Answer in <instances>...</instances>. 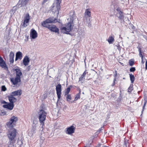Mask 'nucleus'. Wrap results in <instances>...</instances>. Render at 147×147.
<instances>
[{
    "instance_id": "nucleus-50",
    "label": "nucleus",
    "mask_w": 147,
    "mask_h": 147,
    "mask_svg": "<svg viewBox=\"0 0 147 147\" xmlns=\"http://www.w3.org/2000/svg\"><path fill=\"white\" fill-rule=\"evenodd\" d=\"M119 58H120V57H123L122 56H121V55L119 56Z\"/></svg>"
},
{
    "instance_id": "nucleus-53",
    "label": "nucleus",
    "mask_w": 147,
    "mask_h": 147,
    "mask_svg": "<svg viewBox=\"0 0 147 147\" xmlns=\"http://www.w3.org/2000/svg\"><path fill=\"white\" fill-rule=\"evenodd\" d=\"M125 144L126 146V143L125 142Z\"/></svg>"
},
{
    "instance_id": "nucleus-8",
    "label": "nucleus",
    "mask_w": 147,
    "mask_h": 147,
    "mask_svg": "<svg viewBox=\"0 0 147 147\" xmlns=\"http://www.w3.org/2000/svg\"><path fill=\"white\" fill-rule=\"evenodd\" d=\"M75 127L71 125L67 128L66 133L68 134H71L74 133Z\"/></svg>"
},
{
    "instance_id": "nucleus-23",
    "label": "nucleus",
    "mask_w": 147,
    "mask_h": 147,
    "mask_svg": "<svg viewBox=\"0 0 147 147\" xmlns=\"http://www.w3.org/2000/svg\"><path fill=\"white\" fill-rule=\"evenodd\" d=\"M88 73V72L86 70L84 72L83 74L82 75L81 77L79 78V81H82L84 80L85 79V77L86 76V74Z\"/></svg>"
},
{
    "instance_id": "nucleus-15",
    "label": "nucleus",
    "mask_w": 147,
    "mask_h": 147,
    "mask_svg": "<svg viewBox=\"0 0 147 147\" xmlns=\"http://www.w3.org/2000/svg\"><path fill=\"white\" fill-rule=\"evenodd\" d=\"M18 120V119L17 117L13 116L10 119L9 121L16 125V123Z\"/></svg>"
},
{
    "instance_id": "nucleus-36",
    "label": "nucleus",
    "mask_w": 147,
    "mask_h": 147,
    "mask_svg": "<svg viewBox=\"0 0 147 147\" xmlns=\"http://www.w3.org/2000/svg\"><path fill=\"white\" fill-rule=\"evenodd\" d=\"M6 90V88L5 86H3L1 87V90L2 91H5Z\"/></svg>"
},
{
    "instance_id": "nucleus-29",
    "label": "nucleus",
    "mask_w": 147,
    "mask_h": 147,
    "mask_svg": "<svg viewBox=\"0 0 147 147\" xmlns=\"http://www.w3.org/2000/svg\"><path fill=\"white\" fill-rule=\"evenodd\" d=\"M138 51L139 52V55H142L143 54V51H142V47L141 46H139V45L138 47Z\"/></svg>"
},
{
    "instance_id": "nucleus-32",
    "label": "nucleus",
    "mask_w": 147,
    "mask_h": 147,
    "mask_svg": "<svg viewBox=\"0 0 147 147\" xmlns=\"http://www.w3.org/2000/svg\"><path fill=\"white\" fill-rule=\"evenodd\" d=\"M10 59V62L11 63H13L14 62L13 58L14 56H11Z\"/></svg>"
},
{
    "instance_id": "nucleus-9",
    "label": "nucleus",
    "mask_w": 147,
    "mask_h": 147,
    "mask_svg": "<svg viewBox=\"0 0 147 147\" xmlns=\"http://www.w3.org/2000/svg\"><path fill=\"white\" fill-rule=\"evenodd\" d=\"M21 78L16 76V77L14 78H12L11 79V81L13 85H16L18 82L21 81Z\"/></svg>"
},
{
    "instance_id": "nucleus-3",
    "label": "nucleus",
    "mask_w": 147,
    "mask_h": 147,
    "mask_svg": "<svg viewBox=\"0 0 147 147\" xmlns=\"http://www.w3.org/2000/svg\"><path fill=\"white\" fill-rule=\"evenodd\" d=\"M59 20L57 19L56 18L53 17L47 19L45 21H43L41 23L42 25L44 27H46L49 29L51 26L49 23H55L56 22H59Z\"/></svg>"
},
{
    "instance_id": "nucleus-37",
    "label": "nucleus",
    "mask_w": 147,
    "mask_h": 147,
    "mask_svg": "<svg viewBox=\"0 0 147 147\" xmlns=\"http://www.w3.org/2000/svg\"><path fill=\"white\" fill-rule=\"evenodd\" d=\"M146 101H145V102H144V105L143 106V109H142V114L141 115H142V114L143 113V112L144 110V108H145V106L146 105Z\"/></svg>"
},
{
    "instance_id": "nucleus-14",
    "label": "nucleus",
    "mask_w": 147,
    "mask_h": 147,
    "mask_svg": "<svg viewBox=\"0 0 147 147\" xmlns=\"http://www.w3.org/2000/svg\"><path fill=\"white\" fill-rule=\"evenodd\" d=\"M30 20V17L28 14H26L25 17V19L24 20L23 24V26L24 27H26L27 26L28 24H26L28 23L29 22Z\"/></svg>"
},
{
    "instance_id": "nucleus-43",
    "label": "nucleus",
    "mask_w": 147,
    "mask_h": 147,
    "mask_svg": "<svg viewBox=\"0 0 147 147\" xmlns=\"http://www.w3.org/2000/svg\"><path fill=\"white\" fill-rule=\"evenodd\" d=\"M9 55H14V53L12 51H11L10 53V54Z\"/></svg>"
},
{
    "instance_id": "nucleus-34",
    "label": "nucleus",
    "mask_w": 147,
    "mask_h": 147,
    "mask_svg": "<svg viewBox=\"0 0 147 147\" xmlns=\"http://www.w3.org/2000/svg\"><path fill=\"white\" fill-rule=\"evenodd\" d=\"M133 90L132 86H130L128 88V92H131Z\"/></svg>"
},
{
    "instance_id": "nucleus-12",
    "label": "nucleus",
    "mask_w": 147,
    "mask_h": 147,
    "mask_svg": "<svg viewBox=\"0 0 147 147\" xmlns=\"http://www.w3.org/2000/svg\"><path fill=\"white\" fill-rule=\"evenodd\" d=\"M8 97L10 103L12 104H14V103L17 101V99L15 98L11 94L8 96Z\"/></svg>"
},
{
    "instance_id": "nucleus-54",
    "label": "nucleus",
    "mask_w": 147,
    "mask_h": 147,
    "mask_svg": "<svg viewBox=\"0 0 147 147\" xmlns=\"http://www.w3.org/2000/svg\"><path fill=\"white\" fill-rule=\"evenodd\" d=\"M72 56H70V57H71Z\"/></svg>"
},
{
    "instance_id": "nucleus-47",
    "label": "nucleus",
    "mask_w": 147,
    "mask_h": 147,
    "mask_svg": "<svg viewBox=\"0 0 147 147\" xmlns=\"http://www.w3.org/2000/svg\"><path fill=\"white\" fill-rule=\"evenodd\" d=\"M115 85V82H113V84L112 85V86H114Z\"/></svg>"
},
{
    "instance_id": "nucleus-16",
    "label": "nucleus",
    "mask_w": 147,
    "mask_h": 147,
    "mask_svg": "<svg viewBox=\"0 0 147 147\" xmlns=\"http://www.w3.org/2000/svg\"><path fill=\"white\" fill-rule=\"evenodd\" d=\"M22 92L21 90H19L11 92L10 94L13 96H20L22 94Z\"/></svg>"
},
{
    "instance_id": "nucleus-24",
    "label": "nucleus",
    "mask_w": 147,
    "mask_h": 147,
    "mask_svg": "<svg viewBox=\"0 0 147 147\" xmlns=\"http://www.w3.org/2000/svg\"><path fill=\"white\" fill-rule=\"evenodd\" d=\"M114 41V38L112 36H109L108 40V41L110 44L112 43Z\"/></svg>"
},
{
    "instance_id": "nucleus-13",
    "label": "nucleus",
    "mask_w": 147,
    "mask_h": 147,
    "mask_svg": "<svg viewBox=\"0 0 147 147\" xmlns=\"http://www.w3.org/2000/svg\"><path fill=\"white\" fill-rule=\"evenodd\" d=\"M3 107L4 108L11 110L13 109L14 107V105L9 102L7 104L3 105Z\"/></svg>"
},
{
    "instance_id": "nucleus-39",
    "label": "nucleus",
    "mask_w": 147,
    "mask_h": 147,
    "mask_svg": "<svg viewBox=\"0 0 147 147\" xmlns=\"http://www.w3.org/2000/svg\"><path fill=\"white\" fill-rule=\"evenodd\" d=\"M16 55H22V53L21 52L18 51L16 53Z\"/></svg>"
},
{
    "instance_id": "nucleus-49",
    "label": "nucleus",
    "mask_w": 147,
    "mask_h": 147,
    "mask_svg": "<svg viewBox=\"0 0 147 147\" xmlns=\"http://www.w3.org/2000/svg\"><path fill=\"white\" fill-rule=\"evenodd\" d=\"M119 63L121 65H122L123 66L124 65H123V63H121V62H119Z\"/></svg>"
},
{
    "instance_id": "nucleus-19",
    "label": "nucleus",
    "mask_w": 147,
    "mask_h": 147,
    "mask_svg": "<svg viewBox=\"0 0 147 147\" xmlns=\"http://www.w3.org/2000/svg\"><path fill=\"white\" fill-rule=\"evenodd\" d=\"M14 70L16 72V76L20 77V76L22 75V73L20 68L18 67L14 69Z\"/></svg>"
},
{
    "instance_id": "nucleus-51",
    "label": "nucleus",
    "mask_w": 147,
    "mask_h": 147,
    "mask_svg": "<svg viewBox=\"0 0 147 147\" xmlns=\"http://www.w3.org/2000/svg\"><path fill=\"white\" fill-rule=\"evenodd\" d=\"M73 59H74V57H73V59L72 60V62L74 61V60Z\"/></svg>"
},
{
    "instance_id": "nucleus-18",
    "label": "nucleus",
    "mask_w": 147,
    "mask_h": 147,
    "mask_svg": "<svg viewBox=\"0 0 147 147\" xmlns=\"http://www.w3.org/2000/svg\"><path fill=\"white\" fill-rule=\"evenodd\" d=\"M6 125L7 128H9L10 129H13V127L15 126L16 125L9 121L6 123Z\"/></svg>"
},
{
    "instance_id": "nucleus-22",
    "label": "nucleus",
    "mask_w": 147,
    "mask_h": 147,
    "mask_svg": "<svg viewBox=\"0 0 147 147\" xmlns=\"http://www.w3.org/2000/svg\"><path fill=\"white\" fill-rule=\"evenodd\" d=\"M37 123V122L36 121H33V123L32 124V131H33L34 132H35L36 130V125Z\"/></svg>"
},
{
    "instance_id": "nucleus-1",
    "label": "nucleus",
    "mask_w": 147,
    "mask_h": 147,
    "mask_svg": "<svg viewBox=\"0 0 147 147\" xmlns=\"http://www.w3.org/2000/svg\"><path fill=\"white\" fill-rule=\"evenodd\" d=\"M75 18V16L74 13L70 16V21L67 24H66L65 26L61 27V30L62 33L67 34H70L69 33L73 28V26L72 25L74 20Z\"/></svg>"
},
{
    "instance_id": "nucleus-35",
    "label": "nucleus",
    "mask_w": 147,
    "mask_h": 147,
    "mask_svg": "<svg viewBox=\"0 0 147 147\" xmlns=\"http://www.w3.org/2000/svg\"><path fill=\"white\" fill-rule=\"evenodd\" d=\"M136 70V69L135 67H132L130 68L129 71L130 72H134Z\"/></svg>"
},
{
    "instance_id": "nucleus-45",
    "label": "nucleus",
    "mask_w": 147,
    "mask_h": 147,
    "mask_svg": "<svg viewBox=\"0 0 147 147\" xmlns=\"http://www.w3.org/2000/svg\"><path fill=\"white\" fill-rule=\"evenodd\" d=\"M145 69L147 70V60L146 61V62Z\"/></svg>"
},
{
    "instance_id": "nucleus-31",
    "label": "nucleus",
    "mask_w": 147,
    "mask_h": 147,
    "mask_svg": "<svg viewBox=\"0 0 147 147\" xmlns=\"http://www.w3.org/2000/svg\"><path fill=\"white\" fill-rule=\"evenodd\" d=\"M28 1L27 0H22L21 2L22 5H24L27 3Z\"/></svg>"
},
{
    "instance_id": "nucleus-17",
    "label": "nucleus",
    "mask_w": 147,
    "mask_h": 147,
    "mask_svg": "<svg viewBox=\"0 0 147 147\" xmlns=\"http://www.w3.org/2000/svg\"><path fill=\"white\" fill-rule=\"evenodd\" d=\"M62 0H55V6L57 8L56 11H59L60 8V5Z\"/></svg>"
},
{
    "instance_id": "nucleus-7",
    "label": "nucleus",
    "mask_w": 147,
    "mask_h": 147,
    "mask_svg": "<svg viewBox=\"0 0 147 147\" xmlns=\"http://www.w3.org/2000/svg\"><path fill=\"white\" fill-rule=\"evenodd\" d=\"M117 12V17L121 20L123 19L124 16L123 12L120 10V9L118 8L116 9Z\"/></svg>"
},
{
    "instance_id": "nucleus-2",
    "label": "nucleus",
    "mask_w": 147,
    "mask_h": 147,
    "mask_svg": "<svg viewBox=\"0 0 147 147\" xmlns=\"http://www.w3.org/2000/svg\"><path fill=\"white\" fill-rule=\"evenodd\" d=\"M38 114V117L41 126L40 130L42 131L45 127V121L46 120L47 113L45 109H42L39 110Z\"/></svg>"
},
{
    "instance_id": "nucleus-21",
    "label": "nucleus",
    "mask_w": 147,
    "mask_h": 147,
    "mask_svg": "<svg viewBox=\"0 0 147 147\" xmlns=\"http://www.w3.org/2000/svg\"><path fill=\"white\" fill-rule=\"evenodd\" d=\"M16 140H9L8 144V147H14V144L15 143Z\"/></svg>"
},
{
    "instance_id": "nucleus-44",
    "label": "nucleus",
    "mask_w": 147,
    "mask_h": 147,
    "mask_svg": "<svg viewBox=\"0 0 147 147\" xmlns=\"http://www.w3.org/2000/svg\"><path fill=\"white\" fill-rule=\"evenodd\" d=\"M143 37L147 41V36H146L145 35H143Z\"/></svg>"
},
{
    "instance_id": "nucleus-6",
    "label": "nucleus",
    "mask_w": 147,
    "mask_h": 147,
    "mask_svg": "<svg viewBox=\"0 0 147 147\" xmlns=\"http://www.w3.org/2000/svg\"><path fill=\"white\" fill-rule=\"evenodd\" d=\"M85 17L86 19V22L89 26L90 24V19L91 18V12L88 9H86L84 13Z\"/></svg>"
},
{
    "instance_id": "nucleus-10",
    "label": "nucleus",
    "mask_w": 147,
    "mask_h": 147,
    "mask_svg": "<svg viewBox=\"0 0 147 147\" xmlns=\"http://www.w3.org/2000/svg\"><path fill=\"white\" fill-rule=\"evenodd\" d=\"M49 29L52 32H55V33H59V29L56 26L51 25L49 27Z\"/></svg>"
},
{
    "instance_id": "nucleus-41",
    "label": "nucleus",
    "mask_w": 147,
    "mask_h": 147,
    "mask_svg": "<svg viewBox=\"0 0 147 147\" xmlns=\"http://www.w3.org/2000/svg\"><path fill=\"white\" fill-rule=\"evenodd\" d=\"M20 56H16L15 60L17 61L18 59V58L20 57Z\"/></svg>"
},
{
    "instance_id": "nucleus-26",
    "label": "nucleus",
    "mask_w": 147,
    "mask_h": 147,
    "mask_svg": "<svg viewBox=\"0 0 147 147\" xmlns=\"http://www.w3.org/2000/svg\"><path fill=\"white\" fill-rule=\"evenodd\" d=\"M79 34L80 37H83L85 34L84 31V30H80L79 31Z\"/></svg>"
},
{
    "instance_id": "nucleus-42",
    "label": "nucleus",
    "mask_w": 147,
    "mask_h": 147,
    "mask_svg": "<svg viewBox=\"0 0 147 147\" xmlns=\"http://www.w3.org/2000/svg\"><path fill=\"white\" fill-rule=\"evenodd\" d=\"M141 56L142 57V62L143 64L144 63V61L143 60V56Z\"/></svg>"
},
{
    "instance_id": "nucleus-52",
    "label": "nucleus",
    "mask_w": 147,
    "mask_h": 147,
    "mask_svg": "<svg viewBox=\"0 0 147 147\" xmlns=\"http://www.w3.org/2000/svg\"><path fill=\"white\" fill-rule=\"evenodd\" d=\"M115 72L116 73V75L115 76H116L117 75V71H115Z\"/></svg>"
},
{
    "instance_id": "nucleus-20",
    "label": "nucleus",
    "mask_w": 147,
    "mask_h": 147,
    "mask_svg": "<svg viewBox=\"0 0 147 147\" xmlns=\"http://www.w3.org/2000/svg\"><path fill=\"white\" fill-rule=\"evenodd\" d=\"M29 62L30 60L29 58L27 56H26L23 60V63L24 64L25 66L27 65H28Z\"/></svg>"
},
{
    "instance_id": "nucleus-11",
    "label": "nucleus",
    "mask_w": 147,
    "mask_h": 147,
    "mask_svg": "<svg viewBox=\"0 0 147 147\" xmlns=\"http://www.w3.org/2000/svg\"><path fill=\"white\" fill-rule=\"evenodd\" d=\"M30 36L32 38L34 39L37 37V33L35 30L32 29L31 30Z\"/></svg>"
},
{
    "instance_id": "nucleus-48",
    "label": "nucleus",
    "mask_w": 147,
    "mask_h": 147,
    "mask_svg": "<svg viewBox=\"0 0 147 147\" xmlns=\"http://www.w3.org/2000/svg\"><path fill=\"white\" fill-rule=\"evenodd\" d=\"M116 81V78H115L114 79L113 82H115V81Z\"/></svg>"
},
{
    "instance_id": "nucleus-38",
    "label": "nucleus",
    "mask_w": 147,
    "mask_h": 147,
    "mask_svg": "<svg viewBox=\"0 0 147 147\" xmlns=\"http://www.w3.org/2000/svg\"><path fill=\"white\" fill-rule=\"evenodd\" d=\"M103 127H102L100 128L96 132L98 133H99L103 129Z\"/></svg>"
},
{
    "instance_id": "nucleus-5",
    "label": "nucleus",
    "mask_w": 147,
    "mask_h": 147,
    "mask_svg": "<svg viewBox=\"0 0 147 147\" xmlns=\"http://www.w3.org/2000/svg\"><path fill=\"white\" fill-rule=\"evenodd\" d=\"M55 89L58 98L57 101L58 102L61 97V84H58L56 85Z\"/></svg>"
},
{
    "instance_id": "nucleus-33",
    "label": "nucleus",
    "mask_w": 147,
    "mask_h": 147,
    "mask_svg": "<svg viewBox=\"0 0 147 147\" xmlns=\"http://www.w3.org/2000/svg\"><path fill=\"white\" fill-rule=\"evenodd\" d=\"M129 63L130 66H132L134 64V61L132 60H130Z\"/></svg>"
},
{
    "instance_id": "nucleus-27",
    "label": "nucleus",
    "mask_w": 147,
    "mask_h": 147,
    "mask_svg": "<svg viewBox=\"0 0 147 147\" xmlns=\"http://www.w3.org/2000/svg\"><path fill=\"white\" fill-rule=\"evenodd\" d=\"M129 76L131 82L132 83H133L135 80V77L132 74H129Z\"/></svg>"
},
{
    "instance_id": "nucleus-30",
    "label": "nucleus",
    "mask_w": 147,
    "mask_h": 147,
    "mask_svg": "<svg viewBox=\"0 0 147 147\" xmlns=\"http://www.w3.org/2000/svg\"><path fill=\"white\" fill-rule=\"evenodd\" d=\"M66 99L68 101H69L71 99V97L70 94L66 95Z\"/></svg>"
},
{
    "instance_id": "nucleus-4",
    "label": "nucleus",
    "mask_w": 147,
    "mask_h": 147,
    "mask_svg": "<svg viewBox=\"0 0 147 147\" xmlns=\"http://www.w3.org/2000/svg\"><path fill=\"white\" fill-rule=\"evenodd\" d=\"M17 133L16 130L15 129L9 130L7 136L9 140H11L12 141L13 140H16Z\"/></svg>"
},
{
    "instance_id": "nucleus-56",
    "label": "nucleus",
    "mask_w": 147,
    "mask_h": 147,
    "mask_svg": "<svg viewBox=\"0 0 147 147\" xmlns=\"http://www.w3.org/2000/svg\"><path fill=\"white\" fill-rule=\"evenodd\" d=\"M84 147H87V146H85Z\"/></svg>"
},
{
    "instance_id": "nucleus-40",
    "label": "nucleus",
    "mask_w": 147,
    "mask_h": 147,
    "mask_svg": "<svg viewBox=\"0 0 147 147\" xmlns=\"http://www.w3.org/2000/svg\"><path fill=\"white\" fill-rule=\"evenodd\" d=\"M117 49L119 50L120 51L121 49V47H120L119 45L118 46H117Z\"/></svg>"
},
{
    "instance_id": "nucleus-25",
    "label": "nucleus",
    "mask_w": 147,
    "mask_h": 147,
    "mask_svg": "<svg viewBox=\"0 0 147 147\" xmlns=\"http://www.w3.org/2000/svg\"><path fill=\"white\" fill-rule=\"evenodd\" d=\"M70 87H72V86L71 85L69 86V87L65 90V96H66V95H68L69 94V93L70 92L71 89Z\"/></svg>"
},
{
    "instance_id": "nucleus-46",
    "label": "nucleus",
    "mask_w": 147,
    "mask_h": 147,
    "mask_svg": "<svg viewBox=\"0 0 147 147\" xmlns=\"http://www.w3.org/2000/svg\"><path fill=\"white\" fill-rule=\"evenodd\" d=\"M2 103L3 104H7V103L5 101H3Z\"/></svg>"
},
{
    "instance_id": "nucleus-55",
    "label": "nucleus",
    "mask_w": 147,
    "mask_h": 147,
    "mask_svg": "<svg viewBox=\"0 0 147 147\" xmlns=\"http://www.w3.org/2000/svg\"><path fill=\"white\" fill-rule=\"evenodd\" d=\"M69 60H70V58H69Z\"/></svg>"
},
{
    "instance_id": "nucleus-28",
    "label": "nucleus",
    "mask_w": 147,
    "mask_h": 147,
    "mask_svg": "<svg viewBox=\"0 0 147 147\" xmlns=\"http://www.w3.org/2000/svg\"><path fill=\"white\" fill-rule=\"evenodd\" d=\"M81 94V90H80L79 89V92L77 94L75 97L74 100H77L78 99H79L80 98V95Z\"/></svg>"
}]
</instances>
